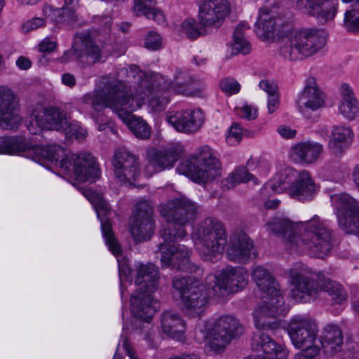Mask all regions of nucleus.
<instances>
[{
	"label": "nucleus",
	"mask_w": 359,
	"mask_h": 359,
	"mask_svg": "<svg viewBox=\"0 0 359 359\" xmlns=\"http://www.w3.org/2000/svg\"><path fill=\"white\" fill-rule=\"evenodd\" d=\"M105 88L107 94L100 89L86 93L79 101L80 111L86 112L87 104L95 109L109 107L139 139L149 138L151 128L142 118L134 116L133 111L146 103L158 111L169 102L172 94H193L185 85L168 81L158 74L147 75L135 65L129 69H121L118 79L107 83Z\"/></svg>",
	"instance_id": "obj_1"
},
{
	"label": "nucleus",
	"mask_w": 359,
	"mask_h": 359,
	"mask_svg": "<svg viewBox=\"0 0 359 359\" xmlns=\"http://www.w3.org/2000/svg\"><path fill=\"white\" fill-rule=\"evenodd\" d=\"M84 196L90 202L101 223V229L105 243L109 251L116 257L120 277V292L122 301L126 299L128 287L134 290L130 296V311L136 320L149 323L158 309V301L152 296L157 288V269L151 264H135V283H132L131 270L126 259H120L121 253L120 245L111 231V226L107 216L110 208L102 196L91 190L84 192Z\"/></svg>",
	"instance_id": "obj_2"
},
{
	"label": "nucleus",
	"mask_w": 359,
	"mask_h": 359,
	"mask_svg": "<svg viewBox=\"0 0 359 359\" xmlns=\"http://www.w3.org/2000/svg\"><path fill=\"white\" fill-rule=\"evenodd\" d=\"M0 154L23 156L41 164L48 161L79 182L92 183L100 175L95 158L89 152L68 155L58 144L33 146L20 136L0 137Z\"/></svg>",
	"instance_id": "obj_3"
},
{
	"label": "nucleus",
	"mask_w": 359,
	"mask_h": 359,
	"mask_svg": "<svg viewBox=\"0 0 359 359\" xmlns=\"http://www.w3.org/2000/svg\"><path fill=\"white\" fill-rule=\"evenodd\" d=\"M256 32L263 40H280V55L289 61L302 60L322 50L327 43V35L321 30H294L290 16L260 10L255 24Z\"/></svg>",
	"instance_id": "obj_4"
},
{
	"label": "nucleus",
	"mask_w": 359,
	"mask_h": 359,
	"mask_svg": "<svg viewBox=\"0 0 359 359\" xmlns=\"http://www.w3.org/2000/svg\"><path fill=\"white\" fill-rule=\"evenodd\" d=\"M266 228L269 232L282 235L286 248L291 252L309 250L311 255L323 258L332 247V232L317 215L298 223L275 218L266 224Z\"/></svg>",
	"instance_id": "obj_5"
},
{
	"label": "nucleus",
	"mask_w": 359,
	"mask_h": 359,
	"mask_svg": "<svg viewBox=\"0 0 359 359\" xmlns=\"http://www.w3.org/2000/svg\"><path fill=\"white\" fill-rule=\"evenodd\" d=\"M184 212V208L178 201H170L160 206L161 215L168 223L167 229H163L160 232L164 239V243L158 246V250L161 253V261L165 266H172L181 270L188 269L190 251L184 245L170 243L187 234L182 227L188 224L189 221L181 217Z\"/></svg>",
	"instance_id": "obj_6"
},
{
	"label": "nucleus",
	"mask_w": 359,
	"mask_h": 359,
	"mask_svg": "<svg viewBox=\"0 0 359 359\" xmlns=\"http://www.w3.org/2000/svg\"><path fill=\"white\" fill-rule=\"evenodd\" d=\"M252 278L265 294L263 303L254 312L255 326L263 330L276 329L278 327L277 318L288 311L278 284L269 270L262 266H257L252 271Z\"/></svg>",
	"instance_id": "obj_7"
},
{
	"label": "nucleus",
	"mask_w": 359,
	"mask_h": 359,
	"mask_svg": "<svg viewBox=\"0 0 359 359\" xmlns=\"http://www.w3.org/2000/svg\"><path fill=\"white\" fill-rule=\"evenodd\" d=\"M290 295L299 302H307L316 298L318 293L325 291L332 299L341 304L347 298V293L339 283L326 278L307 266L290 269Z\"/></svg>",
	"instance_id": "obj_8"
},
{
	"label": "nucleus",
	"mask_w": 359,
	"mask_h": 359,
	"mask_svg": "<svg viewBox=\"0 0 359 359\" xmlns=\"http://www.w3.org/2000/svg\"><path fill=\"white\" fill-rule=\"evenodd\" d=\"M248 271L241 266H228L219 276L206 277L205 290L208 297H224L242 290L248 283Z\"/></svg>",
	"instance_id": "obj_9"
},
{
	"label": "nucleus",
	"mask_w": 359,
	"mask_h": 359,
	"mask_svg": "<svg viewBox=\"0 0 359 359\" xmlns=\"http://www.w3.org/2000/svg\"><path fill=\"white\" fill-rule=\"evenodd\" d=\"M241 331L238 320L233 316L224 315L208 321L205 325V351H223Z\"/></svg>",
	"instance_id": "obj_10"
},
{
	"label": "nucleus",
	"mask_w": 359,
	"mask_h": 359,
	"mask_svg": "<svg viewBox=\"0 0 359 359\" xmlns=\"http://www.w3.org/2000/svg\"><path fill=\"white\" fill-rule=\"evenodd\" d=\"M69 120L65 111L59 108L39 107L32 110L27 129L32 134H39L43 130L64 132Z\"/></svg>",
	"instance_id": "obj_11"
},
{
	"label": "nucleus",
	"mask_w": 359,
	"mask_h": 359,
	"mask_svg": "<svg viewBox=\"0 0 359 359\" xmlns=\"http://www.w3.org/2000/svg\"><path fill=\"white\" fill-rule=\"evenodd\" d=\"M288 334L297 348L320 350L318 342V326L312 319L297 316L291 320L287 327Z\"/></svg>",
	"instance_id": "obj_12"
},
{
	"label": "nucleus",
	"mask_w": 359,
	"mask_h": 359,
	"mask_svg": "<svg viewBox=\"0 0 359 359\" xmlns=\"http://www.w3.org/2000/svg\"><path fill=\"white\" fill-rule=\"evenodd\" d=\"M225 229L222 223L213 217H208L203 222V257L213 262L221 257L226 244Z\"/></svg>",
	"instance_id": "obj_13"
},
{
	"label": "nucleus",
	"mask_w": 359,
	"mask_h": 359,
	"mask_svg": "<svg viewBox=\"0 0 359 359\" xmlns=\"http://www.w3.org/2000/svg\"><path fill=\"white\" fill-rule=\"evenodd\" d=\"M336 215L341 231L359 234V202L347 194L335 196Z\"/></svg>",
	"instance_id": "obj_14"
},
{
	"label": "nucleus",
	"mask_w": 359,
	"mask_h": 359,
	"mask_svg": "<svg viewBox=\"0 0 359 359\" xmlns=\"http://www.w3.org/2000/svg\"><path fill=\"white\" fill-rule=\"evenodd\" d=\"M101 52L88 34L76 35L72 48L64 53L59 59L60 62L66 63L79 59L83 62L93 65L101 60Z\"/></svg>",
	"instance_id": "obj_15"
},
{
	"label": "nucleus",
	"mask_w": 359,
	"mask_h": 359,
	"mask_svg": "<svg viewBox=\"0 0 359 359\" xmlns=\"http://www.w3.org/2000/svg\"><path fill=\"white\" fill-rule=\"evenodd\" d=\"M172 287L178 292L187 315L195 316L201 313V283L187 278H175Z\"/></svg>",
	"instance_id": "obj_16"
},
{
	"label": "nucleus",
	"mask_w": 359,
	"mask_h": 359,
	"mask_svg": "<svg viewBox=\"0 0 359 359\" xmlns=\"http://www.w3.org/2000/svg\"><path fill=\"white\" fill-rule=\"evenodd\" d=\"M230 13L229 0H203V35L217 31Z\"/></svg>",
	"instance_id": "obj_17"
},
{
	"label": "nucleus",
	"mask_w": 359,
	"mask_h": 359,
	"mask_svg": "<svg viewBox=\"0 0 359 359\" xmlns=\"http://www.w3.org/2000/svg\"><path fill=\"white\" fill-rule=\"evenodd\" d=\"M21 121L15 95L8 88L0 86V128L13 130L18 128Z\"/></svg>",
	"instance_id": "obj_18"
},
{
	"label": "nucleus",
	"mask_w": 359,
	"mask_h": 359,
	"mask_svg": "<svg viewBox=\"0 0 359 359\" xmlns=\"http://www.w3.org/2000/svg\"><path fill=\"white\" fill-rule=\"evenodd\" d=\"M152 210L147 201L139 202L136 206V215L131 221L130 231L134 239L142 241L149 239L154 232L151 219Z\"/></svg>",
	"instance_id": "obj_19"
},
{
	"label": "nucleus",
	"mask_w": 359,
	"mask_h": 359,
	"mask_svg": "<svg viewBox=\"0 0 359 359\" xmlns=\"http://www.w3.org/2000/svg\"><path fill=\"white\" fill-rule=\"evenodd\" d=\"M114 175L120 182L135 180L140 175L135 156L125 149H117L112 160Z\"/></svg>",
	"instance_id": "obj_20"
},
{
	"label": "nucleus",
	"mask_w": 359,
	"mask_h": 359,
	"mask_svg": "<svg viewBox=\"0 0 359 359\" xmlns=\"http://www.w3.org/2000/svg\"><path fill=\"white\" fill-rule=\"evenodd\" d=\"M254 248L253 241L245 233H234L226 252L227 259L238 264H246L251 258Z\"/></svg>",
	"instance_id": "obj_21"
},
{
	"label": "nucleus",
	"mask_w": 359,
	"mask_h": 359,
	"mask_svg": "<svg viewBox=\"0 0 359 359\" xmlns=\"http://www.w3.org/2000/svg\"><path fill=\"white\" fill-rule=\"evenodd\" d=\"M297 104L300 112L306 118L309 117L310 111H316L324 105V95L319 89L316 79H307Z\"/></svg>",
	"instance_id": "obj_22"
},
{
	"label": "nucleus",
	"mask_w": 359,
	"mask_h": 359,
	"mask_svg": "<svg viewBox=\"0 0 359 359\" xmlns=\"http://www.w3.org/2000/svg\"><path fill=\"white\" fill-rule=\"evenodd\" d=\"M201 111L200 109L182 110L169 112L166 116L167 122L177 131L194 133L200 128Z\"/></svg>",
	"instance_id": "obj_23"
},
{
	"label": "nucleus",
	"mask_w": 359,
	"mask_h": 359,
	"mask_svg": "<svg viewBox=\"0 0 359 359\" xmlns=\"http://www.w3.org/2000/svg\"><path fill=\"white\" fill-rule=\"evenodd\" d=\"M304 1L307 13L322 24L332 21L337 14L338 0H299L298 6Z\"/></svg>",
	"instance_id": "obj_24"
},
{
	"label": "nucleus",
	"mask_w": 359,
	"mask_h": 359,
	"mask_svg": "<svg viewBox=\"0 0 359 359\" xmlns=\"http://www.w3.org/2000/svg\"><path fill=\"white\" fill-rule=\"evenodd\" d=\"M148 163L145 172L148 176L172 168L178 158V154L173 150H158L151 148L147 151Z\"/></svg>",
	"instance_id": "obj_25"
},
{
	"label": "nucleus",
	"mask_w": 359,
	"mask_h": 359,
	"mask_svg": "<svg viewBox=\"0 0 359 359\" xmlns=\"http://www.w3.org/2000/svg\"><path fill=\"white\" fill-rule=\"evenodd\" d=\"M317 192V186L306 171L298 174V178L294 181L288 189V194L294 199L300 201L311 200Z\"/></svg>",
	"instance_id": "obj_26"
},
{
	"label": "nucleus",
	"mask_w": 359,
	"mask_h": 359,
	"mask_svg": "<svg viewBox=\"0 0 359 359\" xmlns=\"http://www.w3.org/2000/svg\"><path fill=\"white\" fill-rule=\"evenodd\" d=\"M320 349L328 355L339 352L344 345V336L340 328L334 325H327L322 330L318 338Z\"/></svg>",
	"instance_id": "obj_27"
},
{
	"label": "nucleus",
	"mask_w": 359,
	"mask_h": 359,
	"mask_svg": "<svg viewBox=\"0 0 359 359\" xmlns=\"http://www.w3.org/2000/svg\"><path fill=\"white\" fill-rule=\"evenodd\" d=\"M353 132L345 126H333L328 142L329 149L337 156H341L349 146Z\"/></svg>",
	"instance_id": "obj_28"
},
{
	"label": "nucleus",
	"mask_w": 359,
	"mask_h": 359,
	"mask_svg": "<svg viewBox=\"0 0 359 359\" xmlns=\"http://www.w3.org/2000/svg\"><path fill=\"white\" fill-rule=\"evenodd\" d=\"M323 151V146L316 142H299L291 148V156L295 161L306 163L315 162Z\"/></svg>",
	"instance_id": "obj_29"
},
{
	"label": "nucleus",
	"mask_w": 359,
	"mask_h": 359,
	"mask_svg": "<svg viewBox=\"0 0 359 359\" xmlns=\"http://www.w3.org/2000/svg\"><path fill=\"white\" fill-rule=\"evenodd\" d=\"M161 329L164 334L179 339L185 330V323L177 312L167 311L162 314Z\"/></svg>",
	"instance_id": "obj_30"
},
{
	"label": "nucleus",
	"mask_w": 359,
	"mask_h": 359,
	"mask_svg": "<svg viewBox=\"0 0 359 359\" xmlns=\"http://www.w3.org/2000/svg\"><path fill=\"white\" fill-rule=\"evenodd\" d=\"M340 90L342 100L339 105V111L344 118L352 121L359 114V103L348 84H342Z\"/></svg>",
	"instance_id": "obj_31"
},
{
	"label": "nucleus",
	"mask_w": 359,
	"mask_h": 359,
	"mask_svg": "<svg viewBox=\"0 0 359 359\" xmlns=\"http://www.w3.org/2000/svg\"><path fill=\"white\" fill-rule=\"evenodd\" d=\"M297 172L291 167L281 168L266 185V189H271L275 194L283 193L290 189L297 179Z\"/></svg>",
	"instance_id": "obj_32"
},
{
	"label": "nucleus",
	"mask_w": 359,
	"mask_h": 359,
	"mask_svg": "<svg viewBox=\"0 0 359 359\" xmlns=\"http://www.w3.org/2000/svg\"><path fill=\"white\" fill-rule=\"evenodd\" d=\"M154 0H134L133 11L137 15H144L148 19H152L158 24L165 25L166 18L163 13L153 6Z\"/></svg>",
	"instance_id": "obj_33"
},
{
	"label": "nucleus",
	"mask_w": 359,
	"mask_h": 359,
	"mask_svg": "<svg viewBox=\"0 0 359 359\" xmlns=\"http://www.w3.org/2000/svg\"><path fill=\"white\" fill-rule=\"evenodd\" d=\"M248 29L249 27L245 22H241L235 27L231 43L233 54L247 55L250 53L251 43L245 36V32Z\"/></svg>",
	"instance_id": "obj_34"
},
{
	"label": "nucleus",
	"mask_w": 359,
	"mask_h": 359,
	"mask_svg": "<svg viewBox=\"0 0 359 359\" xmlns=\"http://www.w3.org/2000/svg\"><path fill=\"white\" fill-rule=\"evenodd\" d=\"M201 163V159L200 157H191L180 163L176 170L178 173L187 176L195 182L200 183L202 180Z\"/></svg>",
	"instance_id": "obj_35"
},
{
	"label": "nucleus",
	"mask_w": 359,
	"mask_h": 359,
	"mask_svg": "<svg viewBox=\"0 0 359 359\" xmlns=\"http://www.w3.org/2000/svg\"><path fill=\"white\" fill-rule=\"evenodd\" d=\"M250 180H254V176L248 172L246 168L238 167L222 180V188L224 190H230L240 183H246Z\"/></svg>",
	"instance_id": "obj_36"
},
{
	"label": "nucleus",
	"mask_w": 359,
	"mask_h": 359,
	"mask_svg": "<svg viewBox=\"0 0 359 359\" xmlns=\"http://www.w3.org/2000/svg\"><path fill=\"white\" fill-rule=\"evenodd\" d=\"M343 26L348 32L359 33L358 8L351 7L344 12Z\"/></svg>",
	"instance_id": "obj_37"
},
{
	"label": "nucleus",
	"mask_w": 359,
	"mask_h": 359,
	"mask_svg": "<svg viewBox=\"0 0 359 359\" xmlns=\"http://www.w3.org/2000/svg\"><path fill=\"white\" fill-rule=\"evenodd\" d=\"M203 157V184L212 182L217 180L222 173V163L220 160L205 162Z\"/></svg>",
	"instance_id": "obj_38"
},
{
	"label": "nucleus",
	"mask_w": 359,
	"mask_h": 359,
	"mask_svg": "<svg viewBox=\"0 0 359 359\" xmlns=\"http://www.w3.org/2000/svg\"><path fill=\"white\" fill-rule=\"evenodd\" d=\"M126 330H128V327L126 323H124L123 326V334L121 336V341L117 346L113 359H123L124 357L121 354V351L126 352L130 359H140L135 352L130 347L128 339L124 336Z\"/></svg>",
	"instance_id": "obj_39"
},
{
	"label": "nucleus",
	"mask_w": 359,
	"mask_h": 359,
	"mask_svg": "<svg viewBox=\"0 0 359 359\" xmlns=\"http://www.w3.org/2000/svg\"><path fill=\"white\" fill-rule=\"evenodd\" d=\"M64 133L68 137H74L76 140H82L87 136L88 132L86 129L76 121H68Z\"/></svg>",
	"instance_id": "obj_40"
},
{
	"label": "nucleus",
	"mask_w": 359,
	"mask_h": 359,
	"mask_svg": "<svg viewBox=\"0 0 359 359\" xmlns=\"http://www.w3.org/2000/svg\"><path fill=\"white\" fill-rule=\"evenodd\" d=\"M181 29L191 39H195L201 34L199 23L191 18H187L182 22Z\"/></svg>",
	"instance_id": "obj_41"
},
{
	"label": "nucleus",
	"mask_w": 359,
	"mask_h": 359,
	"mask_svg": "<svg viewBox=\"0 0 359 359\" xmlns=\"http://www.w3.org/2000/svg\"><path fill=\"white\" fill-rule=\"evenodd\" d=\"M52 15L53 17L49 21L62 22L75 20L74 11L65 6L60 8H54V13Z\"/></svg>",
	"instance_id": "obj_42"
},
{
	"label": "nucleus",
	"mask_w": 359,
	"mask_h": 359,
	"mask_svg": "<svg viewBox=\"0 0 359 359\" xmlns=\"http://www.w3.org/2000/svg\"><path fill=\"white\" fill-rule=\"evenodd\" d=\"M243 128L238 123H233L226 136V142L230 145L238 144L243 137Z\"/></svg>",
	"instance_id": "obj_43"
},
{
	"label": "nucleus",
	"mask_w": 359,
	"mask_h": 359,
	"mask_svg": "<svg viewBox=\"0 0 359 359\" xmlns=\"http://www.w3.org/2000/svg\"><path fill=\"white\" fill-rule=\"evenodd\" d=\"M220 88L224 93L231 95L240 91L241 86L236 79L225 78L220 81Z\"/></svg>",
	"instance_id": "obj_44"
},
{
	"label": "nucleus",
	"mask_w": 359,
	"mask_h": 359,
	"mask_svg": "<svg viewBox=\"0 0 359 359\" xmlns=\"http://www.w3.org/2000/svg\"><path fill=\"white\" fill-rule=\"evenodd\" d=\"M46 26V20L43 18L34 17L26 20L22 25V31L29 33Z\"/></svg>",
	"instance_id": "obj_45"
},
{
	"label": "nucleus",
	"mask_w": 359,
	"mask_h": 359,
	"mask_svg": "<svg viewBox=\"0 0 359 359\" xmlns=\"http://www.w3.org/2000/svg\"><path fill=\"white\" fill-rule=\"evenodd\" d=\"M162 46L161 36L155 32H150L144 39V47L149 50H157Z\"/></svg>",
	"instance_id": "obj_46"
},
{
	"label": "nucleus",
	"mask_w": 359,
	"mask_h": 359,
	"mask_svg": "<svg viewBox=\"0 0 359 359\" xmlns=\"http://www.w3.org/2000/svg\"><path fill=\"white\" fill-rule=\"evenodd\" d=\"M57 41L50 37L44 38L38 45L39 50L43 53H50L57 48Z\"/></svg>",
	"instance_id": "obj_47"
},
{
	"label": "nucleus",
	"mask_w": 359,
	"mask_h": 359,
	"mask_svg": "<svg viewBox=\"0 0 359 359\" xmlns=\"http://www.w3.org/2000/svg\"><path fill=\"white\" fill-rule=\"evenodd\" d=\"M86 94H84L82 97H81L78 101H77V107H78V110L79 111L80 113L81 114H83L85 115H87V114H89L94 120L96 123H98V117L97 116V115L94 113L95 111H98L102 109H104L105 107H99L97 109H93L92 108L89 104H87L86 107H87V111L86 112H81L80 111V107H79V101ZM98 126H97V129L100 131L102 130H104L107 126V123H97Z\"/></svg>",
	"instance_id": "obj_48"
},
{
	"label": "nucleus",
	"mask_w": 359,
	"mask_h": 359,
	"mask_svg": "<svg viewBox=\"0 0 359 359\" xmlns=\"http://www.w3.org/2000/svg\"><path fill=\"white\" fill-rule=\"evenodd\" d=\"M239 115L248 121L254 120L257 116V110L250 105L245 104L241 108Z\"/></svg>",
	"instance_id": "obj_49"
},
{
	"label": "nucleus",
	"mask_w": 359,
	"mask_h": 359,
	"mask_svg": "<svg viewBox=\"0 0 359 359\" xmlns=\"http://www.w3.org/2000/svg\"><path fill=\"white\" fill-rule=\"evenodd\" d=\"M320 351L316 348L301 351L294 355V359H318Z\"/></svg>",
	"instance_id": "obj_50"
},
{
	"label": "nucleus",
	"mask_w": 359,
	"mask_h": 359,
	"mask_svg": "<svg viewBox=\"0 0 359 359\" xmlns=\"http://www.w3.org/2000/svg\"><path fill=\"white\" fill-rule=\"evenodd\" d=\"M277 132L281 137L286 139L294 137L297 133L295 130H293L290 127L285 125L278 126L277 128Z\"/></svg>",
	"instance_id": "obj_51"
},
{
	"label": "nucleus",
	"mask_w": 359,
	"mask_h": 359,
	"mask_svg": "<svg viewBox=\"0 0 359 359\" xmlns=\"http://www.w3.org/2000/svg\"><path fill=\"white\" fill-rule=\"evenodd\" d=\"M260 88L267 93L268 96L277 93V86L273 83H270L268 80H262L259 84Z\"/></svg>",
	"instance_id": "obj_52"
},
{
	"label": "nucleus",
	"mask_w": 359,
	"mask_h": 359,
	"mask_svg": "<svg viewBox=\"0 0 359 359\" xmlns=\"http://www.w3.org/2000/svg\"><path fill=\"white\" fill-rule=\"evenodd\" d=\"M279 98L277 93L268 96L267 109L269 114L273 113L278 107Z\"/></svg>",
	"instance_id": "obj_53"
},
{
	"label": "nucleus",
	"mask_w": 359,
	"mask_h": 359,
	"mask_svg": "<svg viewBox=\"0 0 359 359\" xmlns=\"http://www.w3.org/2000/svg\"><path fill=\"white\" fill-rule=\"evenodd\" d=\"M205 156V162L215 161L219 160L217 153L209 146H203V157Z\"/></svg>",
	"instance_id": "obj_54"
},
{
	"label": "nucleus",
	"mask_w": 359,
	"mask_h": 359,
	"mask_svg": "<svg viewBox=\"0 0 359 359\" xmlns=\"http://www.w3.org/2000/svg\"><path fill=\"white\" fill-rule=\"evenodd\" d=\"M61 81L64 85L69 88H73L76 84V79L74 76L69 73L64 74L62 76Z\"/></svg>",
	"instance_id": "obj_55"
},
{
	"label": "nucleus",
	"mask_w": 359,
	"mask_h": 359,
	"mask_svg": "<svg viewBox=\"0 0 359 359\" xmlns=\"http://www.w3.org/2000/svg\"><path fill=\"white\" fill-rule=\"evenodd\" d=\"M32 62L30 60L26 57L21 56L16 60V65L18 67L22 70H26L30 68Z\"/></svg>",
	"instance_id": "obj_56"
},
{
	"label": "nucleus",
	"mask_w": 359,
	"mask_h": 359,
	"mask_svg": "<svg viewBox=\"0 0 359 359\" xmlns=\"http://www.w3.org/2000/svg\"><path fill=\"white\" fill-rule=\"evenodd\" d=\"M54 13V8L50 6H44L42 8V13L43 15V18L46 20V22L47 21H49L50 18L53 17V13Z\"/></svg>",
	"instance_id": "obj_57"
},
{
	"label": "nucleus",
	"mask_w": 359,
	"mask_h": 359,
	"mask_svg": "<svg viewBox=\"0 0 359 359\" xmlns=\"http://www.w3.org/2000/svg\"><path fill=\"white\" fill-rule=\"evenodd\" d=\"M192 240L196 245V248H199L202 243V237L200 229H196L192 233Z\"/></svg>",
	"instance_id": "obj_58"
},
{
	"label": "nucleus",
	"mask_w": 359,
	"mask_h": 359,
	"mask_svg": "<svg viewBox=\"0 0 359 359\" xmlns=\"http://www.w3.org/2000/svg\"><path fill=\"white\" fill-rule=\"evenodd\" d=\"M343 359H359V349L355 348L353 351H348L344 353Z\"/></svg>",
	"instance_id": "obj_59"
},
{
	"label": "nucleus",
	"mask_w": 359,
	"mask_h": 359,
	"mask_svg": "<svg viewBox=\"0 0 359 359\" xmlns=\"http://www.w3.org/2000/svg\"><path fill=\"white\" fill-rule=\"evenodd\" d=\"M280 201L278 199L269 200L264 203V207L266 209H276L279 205Z\"/></svg>",
	"instance_id": "obj_60"
},
{
	"label": "nucleus",
	"mask_w": 359,
	"mask_h": 359,
	"mask_svg": "<svg viewBox=\"0 0 359 359\" xmlns=\"http://www.w3.org/2000/svg\"><path fill=\"white\" fill-rule=\"evenodd\" d=\"M352 177L355 185L359 189V163L354 167L352 172Z\"/></svg>",
	"instance_id": "obj_61"
},
{
	"label": "nucleus",
	"mask_w": 359,
	"mask_h": 359,
	"mask_svg": "<svg viewBox=\"0 0 359 359\" xmlns=\"http://www.w3.org/2000/svg\"><path fill=\"white\" fill-rule=\"evenodd\" d=\"M318 133L323 138L330 137L329 130L327 126H320L318 130Z\"/></svg>",
	"instance_id": "obj_62"
},
{
	"label": "nucleus",
	"mask_w": 359,
	"mask_h": 359,
	"mask_svg": "<svg viewBox=\"0 0 359 359\" xmlns=\"http://www.w3.org/2000/svg\"><path fill=\"white\" fill-rule=\"evenodd\" d=\"M79 0H65V6L74 11L79 5Z\"/></svg>",
	"instance_id": "obj_63"
},
{
	"label": "nucleus",
	"mask_w": 359,
	"mask_h": 359,
	"mask_svg": "<svg viewBox=\"0 0 359 359\" xmlns=\"http://www.w3.org/2000/svg\"><path fill=\"white\" fill-rule=\"evenodd\" d=\"M169 359H200V356L195 355V354H191V355L184 354L180 356L172 357Z\"/></svg>",
	"instance_id": "obj_64"
}]
</instances>
